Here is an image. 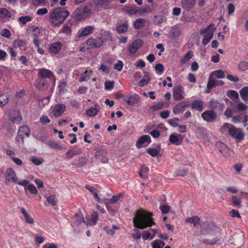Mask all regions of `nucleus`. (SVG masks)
I'll return each instance as SVG.
<instances>
[{"label":"nucleus","mask_w":248,"mask_h":248,"mask_svg":"<svg viewBox=\"0 0 248 248\" xmlns=\"http://www.w3.org/2000/svg\"><path fill=\"white\" fill-rule=\"evenodd\" d=\"M108 0H94L93 3L96 8H106L109 3Z\"/></svg>","instance_id":"obj_32"},{"label":"nucleus","mask_w":248,"mask_h":248,"mask_svg":"<svg viewBox=\"0 0 248 248\" xmlns=\"http://www.w3.org/2000/svg\"><path fill=\"white\" fill-rule=\"evenodd\" d=\"M31 3L34 6H44L47 3V0H31Z\"/></svg>","instance_id":"obj_42"},{"label":"nucleus","mask_w":248,"mask_h":248,"mask_svg":"<svg viewBox=\"0 0 248 248\" xmlns=\"http://www.w3.org/2000/svg\"><path fill=\"white\" fill-rule=\"evenodd\" d=\"M128 26L126 23H123L117 27V31H127Z\"/></svg>","instance_id":"obj_62"},{"label":"nucleus","mask_w":248,"mask_h":248,"mask_svg":"<svg viewBox=\"0 0 248 248\" xmlns=\"http://www.w3.org/2000/svg\"><path fill=\"white\" fill-rule=\"evenodd\" d=\"M107 154V152L106 149H101L96 152L95 156L98 161L106 163L108 161V159L106 157Z\"/></svg>","instance_id":"obj_10"},{"label":"nucleus","mask_w":248,"mask_h":248,"mask_svg":"<svg viewBox=\"0 0 248 248\" xmlns=\"http://www.w3.org/2000/svg\"><path fill=\"white\" fill-rule=\"evenodd\" d=\"M239 93L241 98L244 101H248V86H245L240 91Z\"/></svg>","instance_id":"obj_33"},{"label":"nucleus","mask_w":248,"mask_h":248,"mask_svg":"<svg viewBox=\"0 0 248 248\" xmlns=\"http://www.w3.org/2000/svg\"><path fill=\"white\" fill-rule=\"evenodd\" d=\"M142 238L144 241L148 239L152 240L154 238V236L152 235V233L149 231H144L142 234Z\"/></svg>","instance_id":"obj_48"},{"label":"nucleus","mask_w":248,"mask_h":248,"mask_svg":"<svg viewBox=\"0 0 248 248\" xmlns=\"http://www.w3.org/2000/svg\"><path fill=\"white\" fill-rule=\"evenodd\" d=\"M38 75L42 78H51L53 77V74L51 71L44 68L39 70Z\"/></svg>","instance_id":"obj_23"},{"label":"nucleus","mask_w":248,"mask_h":248,"mask_svg":"<svg viewBox=\"0 0 248 248\" xmlns=\"http://www.w3.org/2000/svg\"><path fill=\"white\" fill-rule=\"evenodd\" d=\"M149 171V168L143 165L141 167V169L139 172V175L140 177L143 179H146L147 178V173Z\"/></svg>","instance_id":"obj_35"},{"label":"nucleus","mask_w":248,"mask_h":248,"mask_svg":"<svg viewBox=\"0 0 248 248\" xmlns=\"http://www.w3.org/2000/svg\"><path fill=\"white\" fill-rule=\"evenodd\" d=\"M22 186L24 187L25 191L28 190L31 194H36L38 193V191L35 186L33 184L30 183L28 180L27 183L25 185Z\"/></svg>","instance_id":"obj_26"},{"label":"nucleus","mask_w":248,"mask_h":248,"mask_svg":"<svg viewBox=\"0 0 248 248\" xmlns=\"http://www.w3.org/2000/svg\"><path fill=\"white\" fill-rule=\"evenodd\" d=\"M40 37V32H37V34H34L33 41L34 44L37 47H38L39 46H40V40H41V39L40 38L39 39H38V38Z\"/></svg>","instance_id":"obj_64"},{"label":"nucleus","mask_w":248,"mask_h":248,"mask_svg":"<svg viewBox=\"0 0 248 248\" xmlns=\"http://www.w3.org/2000/svg\"><path fill=\"white\" fill-rule=\"evenodd\" d=\"M103 199L104 200V202H101V203H104L106 206V207L107 210L108 211V212H109V213L111 215L114 216L117 211V209L112 208L111 206L108 203H107L106 202V199L105 198H103Z\"/></svg>","instance_id":"obj_44"},{"label":"nucleus","mask_w":248,"mask_h":248,"mask_svg":"<svg viewBox=\"0 0 248 248\" xmlns=\"http://www.w3.org/2000/svg\"><path fill=\"white\" fill-rule=\"evenodd\" d=\"M151 142V139L149 135L141 136L137 141L136 146L138 148L146 147Z\"/></svg>","instance_id":"obj_8"},{"label":"nucleus","mask_w":248,"mask_h":248,"mask_svg":"<svg viewBox=\"0 0 248 248\" xmlns=\"http://www.w3.org/2000/svg\"><path fill=\"white\" fill-rule=\"evenodd\" d=\"M102 39L98 38L96 40L90 38L87 41V44L91 47H99L103 44Z\"/></svg>","instance_id":"obj_16"},{"label":"nucleus","mask_w":248,"mask_h":248,"mask_svg":"<svg viewBox=\"0 0 248 248\" xmlns=\"http://www.w3.org/2000/svg\"><path fill=\"white\" fill-rule=\"evenodd\" d=\"M9 96L7 93H3L0 95V106H4L8 102Z\"/></svg>","instance_id":"obj_45"},{"label":"nucleus","mask_w":248,"mask_h":248,"mask_svg":"<svg viewBox=\"0 0 248 248\" xmlns=\"http://www.w3.org/2000/svg\"><path fill=\"white\" fill-rule=\"evenodd\" d=\"M216 147L221 153H223L224 152L228 150V147L227 146L221 142H217L216 144Z\"/></svg>","instance_id":"obj_47"},{"label":"nucleus","mask_w":248,"mask_h":248,"mask_svg":"<svg viewBox=\"0 0 248 248\" xmlns=\"http://www.w3.org/2000/svg\"><path fill=\"white\" fill-rule=\"evenodd\" d=\"M46 201L52 206H55L57 202L55 195H51L47 197Z\"/></svg>","instance_id":"obj_51"},{"label":"nucleus","mask_w":248,"mask_h":248,"mask_svg":"<svg viewBox=\"0 0 248 248\" xmlns=\"http://www.w3.org/2000/svg\"><path fill=\"white\" fill-rule=\"evenodd\" d=\"M164 103L163 101H161L156 103H155L151 107V109L154 110H159L162 108L164 107Z\"/></svg>","instance_id":"obj_53"},{"label":"nucleus","mask_w":248,"mask_h":248,"mask_svg":"<svg viewBox=\"0 0 248 248\" xmlns=\"http://www.w3.org/2000/svg\"><path fill=\"white\" fill-rule=\"evenodd\" d=\"M20 211L23 215L26 222L30 224H33L34 220L33 218L28 213L27 211L23 208H21Z\"/></svg>","instance_id":"obj_24"},{"label":"nucleus","mask_w":248,"mask_h":248,"mask_svg":"<svg viewBox=\"0 0 248 248\" xmlns=\"http://www.w3.org/2000/svg\"><path fill=\"white\" fill-rule=\"evenodd\" d=\"M34 241L37 244H42L45 241V238L42 235L37 234H34Z\"/></svg>","instance_id":"obj_52"},{"label":"nucleus","mask_w":248,"mask_h":248,"mask_svg":"<svg viewBox=\"0 0 248 248\" xmlns=\"http://www.w3.org/2000/svg\"><path fill=\"white\" fill-rule=\"evenodd\" d=\"M186 107V103L185 101H182L173 107V112L175 114H178L183 112Z\"/></svg>","instance_id":"obj_15"},{"label":"nucleus","mask_w":248,"mask_h":248,"mask_svg":"<svg viewBox=\"0 0 248 248\" xmlns=\"http://www.w3.org/2000/svg\"><path fill=\"white\" fill-rule=\"evenodd\" d=\"M227 95L230 98H238L239 94L238 93L234 90H230L227 93Z\"/></svg>","instance_id":"obj_57"},{"label":"nucleus","mask_w":248,"mask_h":248,"mask_svg":"<svg viewBox=\"0 0 248 248\" xmlns=\"http://www.w3.org/2000/svg\"><path fill=\"white\" fill-rule=\"evenodd\" d=\"M143 42L141 39H138L134 40L128 46V51L130 54H136L143 45Z\"/></svg>","instance_id":"obj_7"},{"label":"nucleus","mask_w":248,"mask_h":248,"mask_svg":"<svg viewBox=\"0 0 248 248\" xmlns=\"http://www.w3.org/2000/svg\"><path fill=\"white\" fill-rule=\"evenodd\" d=\"M202 119L207 122L214 121L216 118V114L213 110H206L202 114Z\"/></svg>","instance_id":"obj_11"},{"label":"nucleus","mask_w":248,"mask_h":248,"mask_svg":"<svg viewBox=\"0 0 248 248\" xmlns=\"http://www.w3.org/2000/svg\"><path fill=\"white\" fill-rule=\"evenodd\" d=\"M210 76L215 78H223L225 77V72L222 70H217L213 72H212Z\"/></svg>","instance_id":"obj_34"},{"label":"nucleus","mask_w":248,"mask_h":248,"mask_svg":"<svg viewBox=\"0 0 248 248\" xmlns=\"http://www.w3.org/2000/svg\"><path fill=\"white\" fill-rule=\"evenodd\" d=\"M0 15L4 17H10L11 16V14L7 9L4 8L0 9Z\"/></svg>","instance_id":"obj_54"},{"label":"nucleus","mask_w":248,"mask_h":248,"mask_svg":"<svg viewBox=\"0 0 248 248\" xmlns=\"http://www.w3.org/2000/svg\"><path fill=\"white\" fill-rule=\"evenodd\" d=\"M155 69L156 73L159 75L162 74L164 71V66L161 63L156 64L155 66Z\"/></svg>","instance_id":"obj_49"},{"label":"nucleus","mask_w":248,"mask_h":248,"mask_svg":"<svg viewBox=\"0 0 248 248\" xmlns=\"http://www.w3.org/2000/svg\"><path fill=\"white\" fill-rule=\"evenodd\" d=\"M66 84L64 82H61L58 86L57 89V93L59 95H61L64 93L66 91Z\"/></svg>","instance_id":"obj_37"},{"label":"nucleus","mask_w":248,"mask_h":248,"mask_svg":"<svg viewBox=\"0 0 248 248\" xmlns=\"http://www.w3.org/2000/svg\"><path fill=\"white\" fill-rule=\"evenodd\" d=\"M161 152V145L157 144L155 147H150L147 149V153L152 157L157 156Z\"/></svg>","instance_id":"obj_17"},{"label":"nucleus","mask_w":248,"mask_h":248,"mask_svg":"<svg viewBox=\"0 0 248 248\" xmlns=\"http://www.w3.org/2000/svg\"><path fill=\"white\" fill-rule=\"evenodd\" d=\"M94 107H91L86 111V114L89 117H94L99 111L100 106L98 103L94 104Z\"/></svg>","instance_id":"obj_18"},{"label":"nucleus","mask_w":248,"mask_h":248,"mask_svg":"<svg viewBox=\"0 0 248 248\" xmlns=\"http://www.w3.org/2000/svg\"><path fill=\"white\" fill-rule=\"evenodd\" d=\"M92 73V72L91 71L86 70L82 75L81 78L79 79V81L80 82H83L88 80L90 78Z\"/></svg>","instance_id":"obj_43"},{"label":"nucleus","mask_w":248,"mask_h":248,"mask_svg":"<svg viewBox=\"0 0 248 248\" xmlns=\"http://www.w3.org/2000/svg\"><path fill=\"white\" fill-rule=\"evenodd\" d=\"M35 86L39 90L41 91L45 90L47 88L46 83L41 79L37 81L36 83L35 84Z\"/></svg>","instance_id":"obj_38"},{"label":"nucleus","mask_w":248,"mask_h":248,"mask_svg":"<svg viewBox=\"0 0 248 248\" xmlns=\"http://www.w3.org/2000/svg\"><path fill=\"white\" fill-rule=\"evenodd\" d=\"M124 100L128 105L133 106L139 102L140 97L137 94H134L125 96Z\"/></svg>","instance_id":"obj_13"},{"label":"nucleus","mask_w":248,"mask_h":248,"mask_svg":"<svg viewBox=\"0 0 248 248\" xmlns=\"http://www.w3.org/2000/svg\"><path fill=\"white\" fill-rule=\"evenodd\" d=\"M114 81H107L105 83V89L106 90H110L114 87Z\"/></svg>","instance_id":"obj_61"},{"label":"nucleus","mask_w":248,"mask_h":248,"mask_svg":"<svg viewBox=\"0 0 248 248\" xmlns=\"http://www.w3.org/2000/svg\"><path fill=\"white\" fill-rule=\"evenodd\" d=\"M234 112V110H232L231 108H228L224 112L225 115L228 118H232V122L234 123H239L241 122L242 117L241 115H238L232 116V114Z\"/></svg>","instance_id":"obj_9"},{"label":"nucleus","mask_w":248,"mask_h":248,"mask_svg":"<svg viewBox=\"0 0 248 248\" xmlns=\"http://www.w3.org/2000/svg\"><path fill=\"white\" fill-rule=\"evenodd\" d=\"M191 107L193 109L202 111L203 109V102L201 100H195L192 102Z\"/></svg>","instance_id":"obj_29"},{"label":"nucleus","mask_w":248,"mask_h":248,"mask_svg":"<svg viewBox=\"0 0 248 248\" xmlns=\"http://www.w3.org/2000/svg\"><path fill=\"white\" fill-rule=\"evenodd\" d=\"M65 109L66 107L64 104H58L54 106L52 112V114L55 117H59L65 110Z\"/></svg>","instance_id":"obj_14"},{"label":"nucleus","mask_w":248,"mask_h":248,"mask_svg":"<svg viewBox=\"0 0 248 248\" xmlns=\"http://www.w3.org/2000/svg\"><path fill=\"white\" fill-rule=\"evenodd\" d=\"M124 10L127 13L131 15L136 14L138 11V8L135 6H126Z\"/></svg>","instance_id":"obj_41"},{"label":"nucleus","mask_w":248,"mask_h":248,"mask_svg":"<svg viewBox=\"0 0 248 248\" xmlns=\"http://www.w3.org/2000/svg\"><path fill=\"white\" fill-rule=\"evenodd\" d=\"M69 16L68 10L62 7L51 9L49 14L50 23L53 26H59Z\"/></svg>","instance_id":"obj_2"},{"label":"nucleus","mask_w":248,"mask_h":248,"mask_svg":"<svg viewBox=\"0 0 248 248\" xmlns=\"http://www.w3.org/2000/svg\"><path fill=\"white\" fill-rule=\"evenodd\" d=\"M145 20L142 19H138L134 23L136 29H140L144 25Z\"/></svg>","instance_id":"obj_50"},{"label":"nucleus","mask_w":248,"mask_h":248,"mask_svg":"<svg viewBox=\"0 0 248 248\" xmlns=\"http://www.w3.org/2000/svg\"><path fill=\"white\" fill-rule=\"evenodd\" d=\"M178 121L179 119L177 118H174L172 119H170L169 121V124L171 126L175 127L178 126Z\"/></svg>","instance_id":"obj_63"},{"label":"nucleus","mask_w":248,"mask_h":248,"mask_svg":"<svg viewBox=\"0 0 248 248\" xmlns=\"http://www.w3.org/2000/svg\"><path fill=\"white\" fill-rule=\"evenodd\" d=\"M30 134V130L29 127L27 125L21 126L19 128L18 135L22 139L25 136H29Z\"/></svg>","instance_id":"obj_21"},{"label":"nucleus","mask_w":248,"mask_h":248,"mask_svg":"<svg viewBox=\"0 0 248 248\" xmlns=\"http://www.w3.org/2000/svg\"><path fill=\"white\" fill-rule=\"evenodd\" d=\"M238 69L239 71L244 72L248 70V62L241 61L238 64Z\"/></svg>","instance_id":"obj_39"},{"label":"nucleus","mask_w":248,"mask_h":248,"mask_svg":"<svg viewBox=\"0 0 248 248\" xmlns=\"http://www.w3.org/2000/svg\"><path fill=\"white\" fill-rule=\"evenodd\" d=\"M193 52L192 51H188L183 57V58L180 60L181 63L182 64L185 63L186 62L191 59L193 56Z\"/></svg>","instance_id":"obj_40"},{"label":"nucleus","mask_w":248,"mask_h":248,"mask_svg":"<svg viewBox=\"0 0 248 248\" xmlns=\"http://www.w3.org/2000/svg\"><path fill=\"white\" fill-rule=\"evenodd\" d=\"M213 32H202L203 34V39L202 43L204 46L206 45L212 39L213 34Z\"/></svg>","instance_id":"obj_27"},{"label":"nucleus","mask_w":248,"mask_h":248,"mask_svg":"<svg viewBox=\"0 0 248 248\" xmlns=\"http://www.w3.org/2000/svg\"><path fill=\"white\" fill-rule=\"evenodd\" d=\"M120 230V228L116 225H113L111 228L106 226L104 228V230L106 233L109 235H113L115 233L116 230Z\"/></svg>","instance_id":"obj_30"},{"label":"nucleus","mask_w":248,"mask_h":248,"mask_svg":"<svg viewBox=\"0 0 248 248\" xmlns=\"http://www.w3.org/2000/svg\"><path fill=\"white\" fill-rule=\"evenodd\" d=\"M134 226L140 229L151 227L155 224L152 214L144 210H138L133 218Z\"/></svg>","instance_id":"obj_1"},{"label":"nucleus","mask_w":248,"mask_h":248,"mask_svg":"<svg viewBox=\"0 0 248 248\" xmlns=\"http://www.w3.org/2000/svg\"><path fill=\"white\" fill-rule=\"evenodd\" d=\"M172 96L173 99L176 101L183 99L185 96L184 87L181 85L175 86L172 90Z\"/></svg>","instance_id":"obj_6"},{"label":"nucleus","mask_w":248,"mask_h":248,"mask_svg":"<svg viewBox=\"0 0 248 248\" xmlns=\"http://www.w3.org/2000/svg\"><path fill=\"white\" fill-rule=\"evenodd\" d=\"M217 84H218V83H216V80L215 78L210 75L207 83L206 88L208 89H212L217 86Z\"/></svg>","instance_id":"obj_36"},{"label":"nucleus","mask_w":248,"mask_h":248,"mask_svg":"<svg viewBox=\"0 0 248 248\" xmlns=\"http://www.w3.org/2000/svg\"><path fill=\"white\" fill-rule=\"evenodd\" d=\"M165 243L160 240H155L152 243V248H163Z\"/></svg>","instance_id":"obj_46"},{"label":"nucleus","mask_w":248,"mask_h":248,"mask_svg":"<svg viewBox=\"0 0 248 248\" xmlns=\"http://www.w3.org/2000/svg\"><path fill=\"white\" fill-rule=\"evenodd\" d=\"M47 144L48 146L54 149L63 150L65 149L64 147L56 141L50 140L47 142Z\"/></svg>","instance_id":"obj_31"},{"label":"nucleus","mask_w":248,"mask_h":248,"mask_svg":"<svg viewBox=\"0 0 248 248\" xmlns=\"http://www.w3.org/2000/svg\"><path fill=\"white\" fill-rule=\"evenodd\" d=\"M31 161L36 165H40L44 162L43 159L39 158L36 157H32L31 159Z\"/></svg>","instance_id":"obj_59"},{"label":"nucleus","mask_w":248,"mask_h":248,"mask_svg":"<svg viewBox=\"0 0 248 248\" xmlns=\"http://www.w3.org/2000/svg\"><path fill=\"white\" fill-rule=\"evenodd\" d=\"M99 70L106 74H108L110 72V69L109 67L106 65L105 63H102L100 65Z\"/></svg>","instance_id":"obj_56"},{"label":"nucleus","mask_w":248,"mask_h":248,"mask_svg":"<svg viewBox=\"0 0 248 248\" xmlns=\"http://www.w3.org/2000/svg\"><path fill=\"white\" fill-rule=\"evenodd\" d=\"M32 17L29 16H21L19 18V20L23 24H25L28 22L31 21Z\"/></svg>","instance_id":"obj_55"},{"label":"nucleus","mask_w":248,"mask_h":248,"mask_svg":"<svg viewBox=\"0 0 248 248\" xmlns=\"http://www.w3.org/2000/svg\"><path fill=\"white\" fill-rule=\"evenodd\" d=\"M86 188L92 193L93 198L98 202H104V200L101 198L98 195V190L93 186L87 185Z\"/></svg>","instance_id":"obj_19"},{"label":"nucleus","mask_w":248,"mask_h":248,"mask_svg":"<svg viewBox=\"0 0 248 248\" xmlns=\"http://www.w3.org/2000/svg\"><path fill=\"white\" fill-rule=\"evenodd\" d=\"M150 80V78L148 73L144 72V76L142 78L138 83L139 86L140 87H143L147 85Z\"/></svg>","instance_id":"obj_28"},{"label":"nucleus","mask_w":248,"mask_h":248,"mask_svg":"<svg viewBox=\"0 0 248 248\" xmlns=\"http://www.w3.org/2000/svg\"><path fill=\"white\" fill-rule=\"evenodd\" d=\"M195 3L196 0H182L181 2L183 8L186 10L193 8Z\"/></svg>","instance_id":"obj_20"},{"label":"nucleus","mask_w":248,"mask_h":248,"mask_svg":"<svg viewBox=\"0 0 248 248\" xmlns=\"http://www.w3.org/2000/svg\"><path fill=\"white\" fill-rule=\"evenodd\" d=\"M62 46L60 42L54 43L49 46V50L52 53L57 54L61 50Z\"/></svg>","instance_id":"obj_22"},{"label":"nucleus","mask_w":248,"mask_h":248,"mask_svg":"<svg viewBox=\"0 0 248 248\" xmlns=\"http://www.w3.org/2000/svg\"><path fill=\"white\" fill-rule=\"evenodd\" d=\"M183 139V136L177 133H172L169 137V141L170 142L176 145L181 144Z\"/></svg>","instance_id":"obj_12"},{"label":"nucleus","mask_w":248,"mask_h":248,"mask_svg":"<svg viewBox=\"0 0 248 248\" xmlns=\"http://www.w3.org/2000/svg\"><path fill=\"white\" fill-rule=\"evenodd\" d=\"M124 66L123 62L122 61H118V62L114 65V68L115 70L120 72L122 70Z\"/></svg>","instance_id":"obj_60"},{"label":"nucleus","mask_w":248,"mask_h":248,"mask_svg":"<svg viewBox=\"0 0 248 248\" xmlns=\"http://www.w3.org/2000/svg\"><path fill=\"white\" fill-rule=\"evenodd\" d=\"M98 220V214L97 212L94 211L91 214V218L87 217L84 218L82 215H80L78 213V222H83L87 226H94L96 224Z\"/></svg>","instance_id":"obj_5"},{"label":"nucleus","mask_w":248,"mask_h":248,"mask_svg":"<svg viewBox=\"0 0 248 248\" xmlns=\"http://www.w3.org/2000/svg\"><path fill=\"white\" fill-rule=\"evenodd\" d=\"M220 131L222 134H228L238 142L244 139V135L242 130L231 124L225 123L220 128Z\"/></svg>","instance_id":"obj_3"},{"label":"nucleus","mask_w":248,"mask_h":248,"mask_svg":"<svg viewBox=\"0 0 248 248\" xmlns=\"http://www.w3.org/2000/svg\"><path fill=\"white\" fill-rule=\"evenodd\" d=\"M6 180L16 183L20 186H24L27 183V180L26 179L18 180L15 172L12 169H9L6 170Z\"/></svg>","instance_id":"obj_4"},{"label":"nucleus","mask_w":248,"mask_h":248,"mask_svg":"<svg viewBox=\"0 0 248 248\" xmlns=\"http://www.w3.org/2000/svg\"><path fill=\"white\" fill-rule=\"evenodd\" d=\"M186 223L193 224L194 227H197L200 223V218L195 216H193L190 217H187L186 219Z\"/></svg>","instance_id":"obj_25"},{"label":"nucleus","mask_w":248,"mask_h":248,"mask_svg":"<svg viewBox=\"0 0 248 248\" xmlns=\"http://www.w3.org/2000/svg\"><path fill=\"white\" fill-rule=\"evenodd\" d=\"M233 204L236 207H240L241 206V200L239 198L236 196H232V198Z\"/></svg>","instance_id":"obj_58"}]
</instances>
